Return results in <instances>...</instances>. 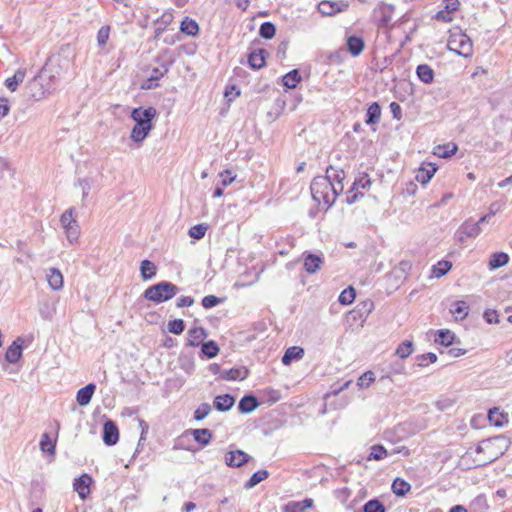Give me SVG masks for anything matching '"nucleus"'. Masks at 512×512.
<instances>
[{
    "mask_svg": "<svg viewBox=\"0 0 512 512\" xmlns=\"http://www.w3.org/2000/svg\"><path fill=\"white\" fill-rule=\"evenodd\" d=\"M157 116V110L154 107H137L131 111V119L134 121V126L130 133V139L136 143L141 144L150 132L153 130V120Z\"/></svg>",
    "mask_w": 512,
    "mask_h": 512,
    "instance_id": "obj_1",
    "label": "nucleus"
},
{
    "mask_svg": "<svg viewBox=\"0 0 512 512\" xmlns=\"http://www.w3.org/2000/svg\"><path fill=\"white\" fill-rule=\"evenodd\" d=\"M310 189L313 200L326 207L331 206L339 194L338 187L326 176L315 177Z\"/></svg>",
    "mask_w": 512,
    "mask_h": 512,
    "instance_id": "obj_2",
    "label": "nucleus"
},
{
    "mask_svg": "<svg viewBox=\"0 0 512 512\" xmlns=\"http://www.w3.org/2000/svg\"><path fill=\"white\" fill-rule=\"evenodd\" d=\"M72 68L73 61L71 57L58 54L49 58L40 71L47 77V80L56 85L59 80L66 78L70 74Z\"/></svg>",
    "mask_w": 512,
    "mask_h": 512,
    "instance_id": "obj_3",
    "label": "nucleus"
},
{
    "mask_svg": "<svg viewBox=\"0 0 512 512\" xmlns=\"http://www.w3.org/2000/svg\"><path fill=\"white\" fill-rule=\"evenodd\" d=\"M511 441L504 435H498L483 440L476 448V453L487 452V462H492L502 456L509 448Z\"/></svg>",
    "mask_w": 512,
    "mask_h": 512,
    "instance_id": "obj_4",
    "label": "nucleus"
},
{
    "mask_svg": "<svg viewBox=\"0 0 512 512\" xmlns=\"http://www.w3.org/2000/svg\"><path fill=\"white\" fill-rule=\"evenodd\" d=\"M55 88V85L47 80V77L40 71L26 85V93L29 99L41 101Z\"/></svg>",
    "mask_w": 512,
    "mask_h": 512,
    "instance_id": "obj_5",
    "label": "nucleus"
},
{
    "mask_svg": "<svg viewBox=\"0 0 512 512\" xmlns=\"http://www.w3.org/2000/svg\"><path fill=\"white\" fill-rule=\"evenodd\" d=\"M179 291V288L171 282H160L144 292V297L155 303H162L172 299Z\"/></svg>",
    "mask_w": 512,
    "mask_h": 512,
    "instance_id": "obj_6",
    "label": "nucleus"
},
{
    "mask_svg": "<svg viewBox=\"0 0 512 512\" xmlns=\"http://www.w3.org/2000/svg\"><path fill=\"white\" fill-rule=\"evenodd\" d=\"M448 48L463 57H469L473 52L471 39L461 31L451 33L448 39Z\"/></svg>",
    "mask_w": 512,
    "mask_h": 512,
    "instance_id": "obj_7",
    "label": "nucleus"
},
{
    "mask_svg": "<svg viewBox=\"0 0 512 512\" xmlns=\"http://www.w3.org/2000/svg\"><path fill=\"white\" fill-rule=\"evenodd\" d=\"M349 8L347 1H321L318 4V11L324 16H333L338 12L345 11Z\"/></svg>",
    "mask_w": 512,
    "mask_h": 512,
    "instance_id": "obj_8",
    "label": "nucleus"
},
{
    "mask_svg": "<svg viewBox=\"0 0 512 512\" xmlns=\"http://www.w3.org/2000/svg\"><path fill=\"white\" fill-rule=\"evenodd\" d=\"M119 440V430L112 420H108L103 426V441L106 445H115Z\"/></svg>",
    "mask_w": 512,
    "mask_h": 512,
    "instance_id": "obj_9",
    "label": "nucleus"
},
{
    "mask_svg": "<svg viewBox=\"0 0 512 512\" xmlns=\"http://www.w3.org/2000/svg\"><path fill=\"white\" fill-rule=\"evenodd\" d=\"M46 280L49 287L54 291H59L63 288L64 279L61 271L57 268H49L46 271Z\"/></svg>",
    "mask_w": 512,
    "mask_h": 512,
    "instance_id": "obj_10",
    "label": "nucleus"
},
{
    "mask_svg": "<svg viewBox=\"0 0 512 512\" xmlns=\"http://www.w3.org/2000/svg\"><path fill=\"white\" fill-rule=\"evenodd\" d=\"M22 338H17L13 341V343L8 347L5 359L9 363H16L22 357Z\"/></svg>",
    "mask_w": 512,
    "mask_h": 512,
    "instance_id": "obj_11",
    "label": "nucleus"
},
{
    "mask_svg": "<svg viewBox=\"0 0 512 512\" xmlns=\"http://www.w3.org/2000/svg\"><path fill=\"white\" fill-rule=\"evenodd\" d=\"M249 460V456L242 450L230 451L225 457V462L231 467H240Z\"/></svg>",
    "mask_w": 512,
    "mask_h": 512,
    "instance_id": "obj_12",
    "label": "nucleus"
},
{
    "mask_svg": "<svg viewBox=\"0 0 512 512\" xmlns=\"http://www.w3.org/2000/svg\"><path fill=\"white\" fill-rule=\"evenodd\" d=\"M91 482L92 478L87 474H83L79 478L75 479L73 487L81 499H85L89 494V486Z\"/></svg>",
    "mask_w": 512,
    "mask_h": 512,
    "instance_id": "obj_13",
    "label": "nucleus"
},
{
    "mask_svg": "<svg viewBox=\"0 0 512 512\" xmlns=\"http://www.w3.org/2000/svg\"><path fill=\"white\" fill-rule=\"evenodd\" d=\"M26 73H27V70L26 68H19L15 71V73L11 76V77H8L6 80H5V86L6 88L11 91V92H14L17 90L18 86L23 83L25 77H26Z\"/></svg>",
    "mask_w": 512,
    "mask_h": 512,
    "instance_id": "obj_14",
    "label": "nucleus"
},
{
    "mask_svg": "<svg viewBox=\"0 0 512 512\" xmlns=\"http://www.w3.org/2000/svg\"><path fill=\"white\" fill-rule=\"evenodd\" d=\"M95 390L96 385L93 383H89L85 387L79 389L76 395L77 403L80 406H87L90 403Z\"/></svg>",
    "mask_w": 512,
    "mask_h": 512,
    "instance_id": "obj_15",
    "label": "nucleus"
},
{
    "mask_svg": "<svg viewBox=\"0 0 512 512\" xmlns=\"http://www.w3.org/2000/svg\"><path fill=\"white\" fill-rule=\"evenodd\" d=\"M437 171V167L432 163H427L420 167L416 173V180L421 184H427Z\"/></svg>",
    "mask_w": 512,
    "mask_h": 512,
    "instance_id": "obj_16",
    "label": "nucleus"
},
{
    "mask_svg": "<svg viewBox=\"0 0 512 512\" xmlns=\"http://www.w3.org/2000/svg\"><path fill=\"white\" fill-rule=\"evenodd\" d=\"M488 419L494 426L503 427L509 422V415L508 413L501 412L499 408L494 407L489 410Z\"/></svg>",
    "mask_w": 512,
    "mask_h": 512,
    "instance_id": "obj_17",
    "label": "nucleus"
},
{
    "mask_svg": "<svg viewBox=\"0 0 512 512\" xmlns=\"http://www.w3.org/2000/svg\"><path fill=\"white\" fill-rule=\"evenodd\" d=\"M374 308V304L371 300H364L354 308V322L359 318L361 323L364 322L365 318L371 313Z\"/></svg>",
    "mask_w": 512,
    "mask_h": 512,
    "instance_id": "obj_18",
    "label": "nucleus"
},
{
    "mask_svg": "<svg viewBox=\"0 0 512 512\" xmlns=\"http://www.w3.org/2000/svg\"><path fill=\"white\" fill-rule=\"evenodd\" d=\"M248 376V370L244 367H236L230 370H225L221 373L220 377L224 380H244Z\"/></svg>",
    "mask_w": 512,
    "mask_h": 512,
    "instance_id": "obj_19",
    "label": "nucleus"
},
{
    "mask_svg": "<svg viewBox=\"0 0 512 512\" xmlns=\"http://www.w3.org/2000/svg\"><path fill=\"white\" fill-rule=\"evenodd\" d=\"M381 117V107L377 102L371 103L366 111L365 123L367 125H375Z\"/></svg>",
    "mask_w": 512,
    "mask_h": 512,
    "instance_id": "obj_20",
    "label": "nucleus"
},
{
    "mask_svg": "<svg viewBox=\"0 0 512 512\" xmlns=\"http://www.w3.org/2000/svg\"><path fill=\"white\" fill-rule=\"evenodd\" d=\"M235 403V399L230 394L218 395L214 400V407L218 411H228L230 410Z\"/></svg>",
    "mask_w": 512,
    "mask_h": 512,
    "instance_id": "obj_21",
    "label": "nucleus"
},
{
    "mask_svg": "<svg viewBox=\"0 0 512 512\" xmlns=\"http://www.w3.org/2000/svg\"><path fill=\"white\" fill-rule=\"evenodd\" d=\"M322 264V259L320 256L308 253L304 257V268L307 273H315Z\"/></svg>",
    "mask_w": 512,
    "mask_h": 512,
    "instance_id": "obj_22",
    "label": "nucleus"
},
{
    "mask_svg": "<svg viewBox=\"0 0 512 512\" xmlns=\"http://www.w3.org/2000/svg\"><path fill=\"white\" fill-rule=\"evenodd\" d=\"M265 50L257 49L250 53L248 62L253 69H260L265 66Z\"/></svg>",
    "mask_w": 512,
    "mask_h": 512,
    "instance_id": "obj_23",
    "label": "nucleus"
},
{
    "mask_svg": "<svg viewBox=\"0 0 512 512\" xmlns=\"http://www.w3.org/2000/svg\"><path fill=\"white\" fill-rule=\"evenodd\" d=\"M206 336V331L203 328H192L188 331L187 343L190 346H198Z\"/></svg>",
    "mask_w": 512,
    "mask_h": 512,
    "instance_id": "obj_24",
    "label": "nucleus"
},
{
    "mask_svg": "<svg viewBox=\"0 0 512 512\" xmlns=\"http://www.w3.org/2000/svg\"><path fill=\"white\" fill-rule=\"evenodd\" d=\"M418 78L425 84H430L434 80V71L427 64H420L416 68Z\"/></svg>",
    "mask_w": 512,
    "mask_h": 512,
    "instance_id": "obj_25",
    "label": "nucleus"
},
{
    "mask_svg": "<svg viewBox=\"0 0 512 512\" xmlns=\"http://www.w3.org/2000/svg\"><path fill=\"white\" fill-rule=\"evenodd\" d=\"M304 355V350L301 347L293 346L286 350L282 357L284 365H290L293 360H300Z\"/></svg>",
    "mask_w": 512,
    "mask_h": 512,
    "instance_id": "obj_26",
    "label": "nucleus"
},
{
    "mask_svg": "<svg viewBox=\"0 0 512 512\" xmlns=\"http://www.w3.org/2000/svg\"><path fill=\"white\" fill-rule=\"evenodd\" d=\"M325 176L330 177V180L338 187L339 193L343 191L344 186L342 181L345 179L344 171L330 167L327 169Z\"/></svg>",
    "mask_w": 512,
    "mask_h": 512,
    "instance_id": "obj_27",
    "label": "nucleus"
},
{
    "mask_svg": "<svg viewBox=\"0 0 512 512\" xmlns=\"http://www.w3.org/2000/svg\"><path fill=\"white\" fill-rule=\"evenodd\" d=\"M509 262V256L504 252L493 253L489 260V268L491 270L505 266Z\"/></svg>",
    "mask_w": 512,
    "mask_h": 512,
    "instance_id": "obj_28",
    "label": "nucleus"
},
{
    "mask_svg": "<svg viewBox=\"0 0 512 512\" xmlns=\"http://www.w3.org/2000/svg\"><path fill=\"white\" fill-rule=\"evenodd\" d=\"M457 149V145L454 143L438 145L434 148V155L441 158H449L456 153Z\"/></svg>",
    "mask_w": 512,
    "mask_h": 512,
    "instance_id": "obj_29",
    "label": "nucleus"
},
{
    "mask_svg": "<svg viewBox=\"0 0 512 512\" xmlns=\"http://www.w3.org/2000/svg\"><path fill=\"white\" fill-rule=\"evenodd\" d=\"M157 268L155 264L147 259L141 262L140 272L143 280H150L156 275Z\"/></svg>",
    "mask_w": 512,
    "mask_h": 512,
    "instance_id": "obj_30",
    "label": "nucleus"
},
{
    "mask_svg": "<svg viewBox=\"0 0 512 512\" xmlns=\"http://www.w3.org/2000/svg\"><path fill=\"white\" fill-rule=\"evenodd\" d=\"M258 406V401L254 396H245L243 397L238 405V409L242 413H250Z\"/></svg>",
    "mask_w": 512,
    "mask_h": 512,
    "instance_id": "obj_31",
    "label": "nucleus"
},
{
    "mask_svg": "<svg viewBox=\"0 0 512 512\" xmlns=\"http://www.w3.org/2000/svg\"><path fill=\"white\" fill-rule=\"evenodd\" d=\"M393 10L394 7L392 5L381 3L375 10V13H380V22L383 25H387L391 21Z\"/></svg>",
    "mask_w": 512,
    "mask_h": 512,
    "instance_id": "obj_32",
    "label": "nucleus"
},
{
    "mask_svg": "<svg viewBox=\"0 0 512 512\" xmlns=\"http://www.w3.org/2000/svg\"><path fill=\"white\" fill-rule=\"evenodd\" d=\"M411 489V485L403 479L396 478L392 483V491L397 496H405Z\"/></svg>",
    "mask_w": 512,
    "mask_h": 512,
    "instance_id": "obj_33",
    "label": "nucleus"
},
{
    "mask_svg": "<svg viewBox=\"0 0 512 512\" xmlns=\"http://www.w3.org/2000/svg\"><path fill=\"white\" fill-rule=\"evenodd\" d=\"M180 30L189 36H195L199 31V26L195 20L186 17L181 22Z\"/></svg>",
    "mask_w": 512,
    "mask_h": 512,
    "instance_id": "obj_34",
    "label": "nucleus"
},
{
    "mask_svg": "<svg viewBox=\"0 0 512 512\" xmlns=\"http://www.w3.org/2000/svg\"><path fill=\"white\" fill-rule=\"evenodd\" d=\"M313 500L305 499L303 501L291 502L285 507V512H303L307 508L312 507Z\"/></svg>",
    "mask_w": 512,
    "mask_h": 512,
    "instance_id": "obj_35",
    "label": "nucleus"
},
{
    "mask_svg": "<svg viewBox=\"0 0 512 512\" xmlns=\"http://www.w3.org/2000/svg\"><path fill=\"white\" fill-rule=\"evenodd\" d=\"M301 76L298 70H292L283 76V85L289 89L295 88L300 82Z\"/></svg>",
    "mask_w": 512,
    "mask_h": 512,
    "instance_id": "obj_36",
    "label": "nucleus"
},
{
    "mask_svg": "<svg viewBox=\"0 0 512 512\" xmlns=\"http://www.w3.org/2000/svg\"><path fill=\"white\" fill-rule=\"evenodd\" d=\"M460 228L462 229V233L468 235L469 237H476L481 232L479 223L470 220L465 221Z\"/></svg>",
    "mask_w": 512,
    "mask_h": 512,
    "instance_id": "obj_37",
    "label": "nucleus"
},
{
    "mask_svg": "<svg viewBox=\"0 0 512 512\" xmlns=\"http://www.w3.org/2000/svg\"><path fill=\"white\" fill-rule=\"evenodd\" d=\"M413 346L414 345L412 341L405 340L398 345L395 354L401 359H405L413 353Z\"/></svg>",
    "mask_w": 512,
    "mask_h": 512,
    "instance_id": "obj_38",
    "label": "nucleus"
},
{
    "mask_svg": "<svg viewBox=\"0 0 512 512\" xmlns=\"http://www.w3.org/2000/svg\"><path fill=\"white\" fill-rule=\"evenodd\" d=\"M192 435L197 443L203 445H207L212 438V434L208 429H194L192 430Z\"/></svg>",
    "mask_w": 512,
    "mask_h": 512,
    "instance_id": "obj_39",
    "label": "nucleus"
},
{
    "mask_svg": "<svg viewBox=\"0 0 512 512\" xmlns=\"http://www.w3.org/2000/svg\"><path fill=\"white\" fill-rule=\"evenodd\" d=\"M40 449L42 452L48 453L49 455L55 454V442L52 441V439L47 433H44L41 436Z\"/></svg>",
    "mask_w": 512,
    "mask_h": 512,
    "instance_id": "obj_40",
    "label": "nucleus"
},
{
    "mask_svg": "<svg viewBox=\"0 0 512 512\" xmlns=\"http://www.w3.org/2000/svg\"><path fill=\"white\" fill-rule=\"evenodd\" d=\"M454 337L450 330H439L435 342L448 347L453 343Z\"/></svg>",
    "mask_w": 512,
    "mask_h": 512,
    "instance_id": "obj_41",
    "label": "nucleus"
},
{
    "mask_svg": "<svg viewBox=\"0 0 512 512\" xmlns=\"http://www.w3.org/2000/svg\"><path fill=\"white\" fill-rule=\"evenodd\" d=\"M64 232H65L67 240L71 244L76 243L80 236V226H79L78 222L75 224H72L71 226L64 228Z\"/></svg>",
    "mask_w": 512,
    "mask_h": 512,
    "instance_id": "obj_42",
    "label": "nucleus"
},
{
    "mask_svg": "<svg viewBox=\"0 0 512 512\" xmlns=\"http://www.w3.org/2000/svg\"><path fill=\"white\" fill-rule=\"evenodd\" d=\"M60 223L62 228H66L68 226H71L72 224L77 223L76 217H75V208H69L67 209L60 217Z\"/></svg>",
    "mask_w": 512,
    "mask_h": 512,
    "instance_id": "obj_43",
    "label": "nucleus"
},
{
    "mask_svg": "<svg viewBox=\"0 0 512 512\" xmlns=\"http://www.w3.org/2000/svg\"><path fill=\"white\" fill-rule=\"evenodd\" d=\"M451 267V262L442 260L438 262L437 265L433 266L432 274L437 278L442 277L449 272Z\"/></svg>",
    "mask_w": 512,
    "mask_h": 512,
    "instance_id": "obj_44",
    "label": "nucleus"
},
{
    "mask_svg": "<svg viewBox=\"0 0 512 512\" xmlns=\"http://www.w3.org/2000/svg\"><path fill=\"white\" fill-rule=\"evenodd\" d=\"M363 512H386L385 506L378 499H371L362 508Z\"/></svg>",
    "mask_w": 512,
    "mask_h": 512,
    "instance_id": "obj_45",
    "label": "nucleus"
},
{
    "mask_svg": "<svg viewBox=\"0 0 512 512\" xmlns=\"http://www.w3.org/2000/svg\"><path fill=\"white\" fill-rule=\"evenodd\" d=\"M436 361L437 355L432 352L418 355L415 357V363L419 367H426L429 363H435Z\"/></svg>",
    "mask_w": 512,
    "mask_h": 512,
    "instance_id": "obj_46",
    "label": "nucleus"
},
{
    "mask_svg": "<svg viewBox=\"0 0 512 512\" xmlns=\"http://www.w3.org/2000/svg\"><path fill=\"white\" fill-rule=\"evenodd\" d=\"M367 460H382L387 456V450L382 445H374L370 448Z\"/></svg>",
    "mask_w": 512,
    "mask_h": 512,
    "instance_id": "obj_47",
    "label": "nucleus"
},
{
    "mask_svg": "<svg viewBox=\"0 0 512 512\" xmlns=\"http://www.w3.org/2000/svg\"><path fill=\"white\" fill-rule=\"evenodd\" d=\"M207 229H208V226L206 224H198V225L192 226L189 229L188 235L193 239L200 240L205 236Z\"/></svg>",
    "mask_w": 512,
    "mask_h": 512,
    "instance_id": "obj_48",
    "label": "nucleus"
},
{
    "mask_svg": "<svg viewBox=\"0 0 512 512\" xmlns=\"http://www.w3.org/2000/svg\"><path fill=\"white\" fill-rule=\"evenodd\" d=\"M268 475L269 474L266 470H259L255 472L246 483V488H253L257 484L265 480L268 477Z\"/></svg>",
    "mask_w": 512,
    "mask_h": 512,
    "instance_id": "obj_49",
    "label": "nucleus"
},
{
    "mask_svg": "<svg viewBox=\"0 0 512 512\" xmlns=\"http://www.w3.org/2000/svg\"><path fill=\"white\" fill-rule=\"evenodd\" d=\"M201 351L208 358H213L218 354L219 347L214 341H208L202 344Z\"/></svg>",
    "mask_w": 512,
    "mask_h": 512,
    "instance_id": "obj_50",
    "label": "nucleus"
},
{
    "mask_svg": "<svg viewBox=\"0 0 512 512\" xmlns=\"http://www.w3.org/2000/svg\"><path fill=\"white\" fill-rule=\"evenodd\" d=\"M468 305L464 301H457L454 304V308L451 309V313L456 315V318L464 319L468 315Z\"/></svg>",
    "mask_w": 512,
    "mask_h": 512,
    "instance_id": "obj_51",
    "label": "nucleus"
},
{
    "mask_svg": "<svg viewBox=\"0 0 512 512\" xmlns=\"http://www.w3.org/2000/svg\"><path fill=\"white\" fill-rule=\"evenodd\" d=\"M276 33V27L271 22H265L260 26L259 34L265 39H271Z\"/></svg>",
    "mask_w": 512,
    "mask_h": 512,
    "instance_id": "obj_52",
    "label": "nucleus"
},
{
    "mask_svg": "<svg viewBox=\"0 0 512 512\" xmlns=\"http://www.w3.org/2000/svg\"><path fill=\"white\" fill-rule=\"evenodd\" d=\"M109 35H110V26L108 25H104L102 26L98 33H97V44L99 47L103 48L108 39H109Z\"/></svg>",
    "mask_w": 512,
    "mask_h": 512,
    "instance_id": "obj_53",
    "label": "nucleus"
},
{
    "mask_svg": "<svg viewBox=\"0 0 512 512\" xmlns=\"http://www.w3.org/2000/svg\"><path fill=\"white\" fill-rule=\"evenodd\" d=\"M374 380V373L372 371H367L358 378L357 386L359 388H367L372 382H374Z\"/></svg>",
    "mask_w": 512,
    "mask_h": 512,
    "instance_id": "obj_54",
    "label": "nucleus"
},
{
    "mask_svg": "<svg viewBox=\"0 0 512 512\" xmlns=\"http://www.w3.org/2000/svg\"><path fill=\"white\" fill-rule=\"evenodd\" d=\"M185 329V324L182 319H175L168 323V331L175 335H180Z\"/></svg>",
    "mask_w": 512,
    "mask_h": 512,
    "instance_id": "obj_55",
    "label": "nucleus"
},
{
    "mask_svg": "<svg viewBox=\"0 0 512 512\" xmlns=\"http://www.w3.org/2000/svg\"><path fill=\"white\" fill-rule=\"evenodd\" d=\"M211 406L208 403H202L194 412V418L198 421L203 420L209 415Z\"/></svg>",
    "mask_w": 512,
    "mask_h": 512,
    "instance_id": "obj_56",
    "label": "nucleus"
},
{
    "mask_svg": "<svg viewBox=\"0 0 512 512\" xmlns=\"http://www.w3.org/2000/svg\"><path fill=\"white\" fill-rule=\"evenodd\" d=\"M454 404L455 401L447 397L440 398L435 402L437 409L442 412L450 410Z\"/></svg>",
    "mask_w": 512,
    "mask_h": 512,
    "instance_id": "obj_57",
    "label": "nucleus"
},
{
    "mask_svg": "<svg viewBox=\"0 0 512 512\" xmlns=\"http://www.w3.org/2000/svg\"><path fill=\"white\" fill-rule=\"evenodd\" d=\"M168 72V67L166 65H161L160 67L153 68L151 75L149 76L150 82L158 81Z\"/></svg>",
    "mask_w": 512,
    "mask_h": 512,
    "instance_id": "obj_58",
    "label": "nucleus"
},
{
    "mask_svg": "<svg viewBox=\"0 0 512 512\" xmlns=\"http://www.w3.org/2000/svg\"><path fill=\"white\" fill-rule=\"evenodd\" d=\"M221 302V300L214 296V295H208V296H205L203 299H202V306L206 309H209V308H213L215 307L216 305H218L219 303Z\"/></svg>",
    "mask_w": 512,
    "mask_h": 512,
    "instance_id": "obj_59",
    "label": "nucleus"
},
{
    "mask_svg": "<svg viewBox=\"0 0 512 512\" xmlns=\"http://www.w3.org/2000/svg\"><path fill=\"white\" fill-rule=\"evenodd\" d=\"M339 302L344 305L352 303V286H348L339 296Z\"/></svg>",
    "mask_w": 512,
    "mask_h": 512,
    "instance_id": "obj_60",
    "label": "nucleus"
},
{
    "mask_svg": "<svg viewBox=\"0 0 512 512\" xmlns=\"http://www.w3.org/2000/svg\"><path fill=\"white\" fill-rule=\"evenodd\" d=\"M335 496L343 504H346V502L350 496V489L348 487L338 488L335 490Z\"/></svg>",
    "mask_w": 512,
    "mask_h": 512,
    "instance_id": "obj_61",
    "label": "nucleus"
},
{
    "mask_svg": "<svg viewBox=\"0 0 512 512\" xmlns=\"http://www.w3.org/2000/svg\"><path fill=\"white\" fill-rule=\"evenodd\" d=\"M483 317L486 320V322L489 324L499 322L498 314H497V311H495V310L487 309L484 312Z\"/></svg>",
    "mask_w": 512,
    "mask_h": 512,
    "instance_id": "obj_62",
    "label": "nucleus"
},
{
    "mask_svg": "<svg viewBox=\"0 0 512 512\" xmlns=\"http://www.w3.org/2000/svg\"><path fill=\"white\" fill-rule=\"evenodd\" d=\"M220 177L222 179V185L228 186L235 180L236 175H233L230 170H225L220 173Z\"/></svg>",
    "mask_w": 512,
    "mask_h": 512,
    "instance_id": "obj_63",
    "label": "nucleus"
},
{
    "mask_svg": "<svg viewBox=\"0 0 512 512\" xmlns=\"http://www.w3.org/2000/svg\"><path fill=\"white\" fill-rule=\"evenodd\" d=\"M370 184L371 180L367 175L361 177L360 179H354V190H358L359 188L365 189Z\"/></svg>",
    "mask_w": 512,
    "mask_h": 512,
    "instance_id": "obj_64",
    "label": "nucleus"
}]
</instances>
